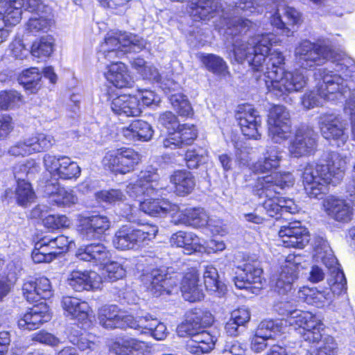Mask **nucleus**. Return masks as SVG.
Listing matches in <instances>:
<instances>
[{
	"label": "nucleus",
	"instance_id": "c03bdc74",
	"mask_svg": "<svg viewBox=\"0 0 355 355\" xmlns=\"http://www.w3.org/2000/svg\"><path fill=\"white\" fill-rule=\"evenodd\" d=\"M170 182L175 192L180 196L190 193L195 187V179L191 172L186 170H178L170 176Z\"/></svg>",
	"mask_w": 355,
	"mask_h": 355
},
{
	"label": "nucleus",
	"instance_id": "09e8293b",
	"mask_svg": "<svg viewBox=\"0 0 355 355\" xmlns=\"http://www.w3.org/2000/svg\"><path fill=\"white\" fill-rule=\"evenodd\" d=\"M198 57L206 69L213 73L223 77L229 74L227 65L220 56L214 54L200 53Z\"/></svg>",
	"mask_w": 355,
	"mask_h": 355
},
{
	"label": "nucleus",
	"instance_id": "cd10ccee",
	"mask_svg": "<svg viewBox=\"0 0 355 355\" xmlns=\"http://www.w3.org/2000/svg\"><path fill=\"white\" fill-rule=\"evenodd\" d=\"M111 252L101 243H92L80 247L76 257L84 261L90 262L94 266L105 265L111 258Z\"/></svg>",
	"mask_w": 355,
	"mask_h": 355
},
{
	"label": "nucleus",
	"instance_id": "c85d7f7f",
	"mask_svg": "<svg viewBox=\"0 0 355 355\" xmlns=\"http://www.w3.org/2000/svg\"><path fill=\"white\" fill-rule=\"evenodd\" d=\"M196 137L197 130L194 125H179L175 131L170 132L164 139L163 145L165 148L171 149L180 148L191 144Z\"/></svg>",
	"mask_w": 355,
	"mask_h": 355
},
{
	"label": "nucleus",
	"instance_id": "052dcab7",
	"mask_svg": "<svg viewBox=\"0 0 355 355\" xmlns=\"http://www.w3.org/2000/svg\"><path fill=\"white\" fill-rule=\"evenodd\" d=\"M22 7L5 6V10L1 15L3 19L8 27L17 25L21 19Z\"/></svg>",
	"mask_w": 355,
	"mask_h": 355
},
{
	"label": "nucleus",
	"instance_id": "20e7f679",
	"mask_svg": "<svg viewBox=\"0 0 355 355\" xmlns=\"http://www.w3.org/2000/svg\"><path fill=\"white\" fill-rule=\"evenodd\" d=\"M313 257L316 262H322L329 270V288L320 291L315 288L303 286L298 291V297L309 304L322 307L327 302L332 301L334 296L340 295L346 291L347 280L327 242L322 241L315 247Z\"/></svg>",
	"mask_w": 355,
	"mask_h": 355
},
{
	"label": "nucleus",
	"instance_id": "58836bf2",
	"mask_svg": "<svg viewBox=\"0 0 355 355\" xmlns=\"http://www.w3.org/2000/svg\"><path fill=\"white\" fill-rule=\"evenodd\" d=\"M44 193L59 207H69L78 201V198L72 190L60 187L58 182H46Z\"/></svg>",
	"mask_w": 355,
	"mask_h": 355
},
{
	"label": "nucleus",
	"instance_id": "680f3d73",
	"mask_svg": "<svg viewBox=\"0 0 355 355\" xmlns=\"http://www.w3.org/2000/svg\"><path fill=\"white\" fill-rule=\"evenodd\" d=\"M71 223L70 219L65 215H49L43 219L44 227L52 230L68 227Z\"/></svg>",
	"mask_w": 355,
	"mask_h": 355
},
{
	"label": "nucleus",
	"instance_id": "2f4dec72",
	"mask_svg": "<svg viewBox=\"0 0 355 355\" xmlns=\"http://www.w3.org/2000/svg\"><path fill=\"white\" fill-rule=\"evenodd\" d=\"M110 350L118 355H144L148 345L130 336L118 338L110 345Z\"/></svg>",
	"mask_w": 355,
	"mask_h": 355
},
{
	"label": "nucleus",
	"instance_id": "bf43d9fd",
	"mask_svg": "<svg viewBox=\"0 0 355 355\" xmlns=\"http://www.w3.org/2000/svg\"><path fill=\"white\" fill-rule=\"evenodd\" d=\"M21 101V96L15 90L0 92V109L8 110L18 106Z\"/></svg>",
	"mask_w": 355,
	"mask_h": 355
},
{
	"label": "nucleus",
	"instance_id": "a18cd8bd",
	"mask_svg": "<svg viewBox=\"0 0 355 355\" xmlns=\"http://www.w3.org/2000/svg\"><path fill=\"white\" fill-rule=\"evenodd\" d=\"M53 14L51 8H46L43 12L35 13L26 24V29L33 34L47 32L53 24Z\"/></svg>",
	"mask_w": 355,
	"mask_h": 355
},
{
	"label": "nucleus",
	"instance_id": "2eb2a0df",
	"mask_svg": "<svg viewBox=\"0 0 355 355\" xmlns=\"http://www.w3.org/2000/svg\"><path fill=\"white\" fill-rule=\"evenodd\" d=\"M318 135L308 126L299 128L288 145L289 154L296 158L309 157L315 154L318 146Z\"/></svg>",
	"mask_w": 355,
	"mask_h": 355
},
{
	"label": "nucleus",
	"instance_id": "0eeeda50",
	"mask_svg": "<svg viewBox=\"0 0 355 355\" xmlns=\"http://www.w3.org/2000/svg\"><path fill=\"white\" fill-rule=\"evenodd\" d=\"M293 182L291 173H272L259 178L256 193L260 198H266L263 207L269 216L275 217L284 212H297V206L292 199L277 196L280 190L291 187Z\"/></svg>",
	"mask_w": 355,
	"mask_h": 355
},
{
	"label": "nucleus",
	"instance_id": "603ef678",
	"mask_svg": "<svg viewBox=\"0 0 355 355\" xmlns=\"http://www.w3.org/2000/svg\"><path fill=\"white\" fill-rule=\"evenodd\" d=\"M45 242L46 241L42 239L35 243L31 254L33 261L35 263H49L58 255L55 251L49 249Z\"/></svg>",
	"mask_w": 355,
	"mask_h": 355
},
{
	"label": "nucleus",
	"instance_id": "5701e85b",
	"mask_svg": "<svg viewBox=\"0 0 355 355\" xmlns=\"http://www.w3.org/2000/svg\"><path fill=\"white\" fill-rule=\"evenodd\" d=\"M322 205L324 212L336 221L347 223L352 220L354 208L347 200L329 196L323 200Z\"/></svg>",
	"mask_w": 355,
	"mask_h": 355
},
{
	"label": "nucleus",
	"instance_id": "c9c22d12",
	"mask_svg": "<svg viewBox=\"0 0 355 355\" xmlns=\"http://www.w3.org/2000/svg\"><path fill=\"white\" fill-rule=\"evenodd\" d=\"M198 282L199 275L195 269H191L184 275L180 288L185 300L195 302L203 299L204 293Z\"/></svg>",
	"mask_w": 355,
	"mask_h": 355
},
{
	"label": "nucleus",
	"instance_id": "13d9d810",
	"mask_svg": "<svg viewBox=\"0 0 355 355\" xmlns=\"http://www.w3.org/2000/svg\"><path fill=\"white\" fill-rule=\"evenodd\" d=\"M38 165L33 159L27 160L24 164H17L13 168L15 178L17 180V182L25 180V177L34 174L38 171Z\"/></svg>",
	"mask_w": 355,
	"mask_h": 355
},
{
	"label": "nucleus",
	"instance_id": "dca6fc26",
	"mask_svg": "<svg viewBox=\"0 0 355 355\" xmlns=\"http://www.w3.org/2000/svg\"><path fill=\"white\" fill-rule=\"evenodd\" d=\"M144 286L152 295L158 297L164 293L171 294L173 288L178 286L179 279L168 276L161 269H153L141 276Z\"/></svg>",
	"mask_w": 355,
	"mask_h": 355
},
{
	"label": "nucleus",
	"instance_id": "473e14b6",
	"mask_svg": "<svg viewBox=\"0 0 355 355\" xmlns=\"http://www.w3.org/2000/svg\"><path fill=\"white\" fill-rule=\"evenodd\" d=\"M222 8L220 0H192L188 12L196 21L209 20Z\"/></svg>",
	"mask_w": 355,
	"mask_h": 355
},
{
	"label": "nucleus",
	"instance_id": "7ed1b4c3",
	"mask_svg": "<svg viewBox=\"0 0 355 355\" xmlns=\"http://www.w3.org/2000/svg\"><path fill=\"white\" fill-rule=\"evenodd\" d=\"M295 58L304 68L311 69L316 65H321L328 60L336 64V70L345 84L348 85L346 92L353 90L349 82H355V62L344 53L335 52L331 46L326 42L313 43L305 40L298 44L295 49ZM334 73H337L334 72Z\"/></svg>",
	"mask_w": 355,
	"mask_h": 355
},
{
	"label": "nucleus",
	"instance_id": "864d4df0",
	"mask_svg": "<svg viewBox=\"0 0 355 355\" xmlns=\"http://www.w3.org/2000/svg\"><path fill=\"white\" fill-rule=\"evenodd\" d=\"M53 39L47 35L35 40L31 46V53L37 58H47L53 53Z\"/></svg>",
	"mask_w": 355,
	"mask_h": 355
},
{
	"label": "nucleus",
	"instance_id": "6e6d98bb",
	"mask_svg": "<svg viewBox=\"0 0 355 355\" xmlns=\"http://www.w3.org/2000/svg\"><path fill=\"white\" fill-rule=\"evenodd\" d=\"M123 263L119 261H107L105 266V278L110 282H115L122 279L125 276L126 267Z\"/></svg>",
	"mask_w": 355,
	"mask_h": 355
},
{
	"label": "nucleus",
	"instance_id": "4468645a",
	"mask_svg": "<svg viewBox=\"0 0 355 355\" xmlns=\"http://www.w3.org/2000/svg\"><path fill=\"white\" fill-rule=\"evenodd\" d=\"M321 134L327 140H333L338 146L344 145L348 139V124L340 115L324 113L318 118Z\"/></svg>",
	"mask_w": 355,
	"mask_h": 355
},
{
	"label": "nucleus",
	"instance_id": "39448f33",
	"mask_svg": "<svg viewBox=\"0 0 355 355\" xmlns=\"http://www.w3.org/2000/svg\"><path fill=\"white\" fill-rule=\"evenodd\" d=\"M346 162L337 153H325L318 162H309L303 168L302 179L306 193L320 198L328 184L336 185L344 176Z\"/></svg>",
	"mask_w": 355,
	"mask_h": 355
},
{
	"label": "nucleus",
	"instance_id": "f704fd0d",
	"mask_svg": "<svg viewBox=\"0 0 355 355\" xmlns=\"http://www.w3.org/2000/svg\"><path fill=\"white\" fill-rule=\"evenodd\" d=\"M105 76L107 81L118 88L130 87L133 83L127 67L121 62L113 61L107 64Z\"/></svg>",
	"mask_w": 355,
	"mask_h": 355
},
{
	"label": "nucleus",
	"instance_id": "bb28decb",
	"mask_svg": "<svg viewBox=\"0 0 355 355\" xmlns=\"http://www.w3.org/2000/svg\"><path fill=\"white\" fill-rule=\"evenodd\" d=\"M23 295L29 302H37L42 299H49L53 295L50 280L41 277L34 281L26 282L22 287Z\"/></svg>",
	"mask_w": 355,
	"mask_h": 355
},
{
	"label": "nucleus",
	"instance_id": "9d476101",
	"mask_svg": "<svg viewBox=\"0 0 355 355\" xmlns=\"http://www.w3.org/2000/svg\"><path fill=\"white\" fill-rule=\"evenodd\" d=\"M177 334L180 337L189 336L186 349L193 354H203L212 351L217 338L207 331H199V322L187 320L177 327Z\"/></svg>",
	"mask_w": 355,
	"mask_h": 355
},
{
	"label": "nucleus",
	"instance_id": "4c0bfd02",
	"mask_svg": "<svg viewBox=\"0 0 355 355\" xmlns=\"http://www.w3.org/2000/svg\"><path fill=\"white\" fill-rule=\"evenodd\" d=\"M132 329L147 330L156 340H164L167 336V329L163 322H160L149 313L136 318L133 322ZM146 333V331H144Z\"/></svg>",
	"mask_w": 355,
	"mask_h": 355
},
{
	"label": "nucleus",
	"instance_id": "1a4fd4ad",
	"mask_svg": "<svg viewBox=\"0 0 355 355\" xmlns=\"http://www.w3.org/2000/svg\"><path fill=\"white\" fill-rule=\"evenodd\" d=\"M315 76L320 78L316 90L305 94L302 99V104L306 109L321 105L324 101L338 99L347 91L348 85L334 71L319 70Z\"/></svg>",
	"mask_w": 355,
	"mask_h": 355
},
{
	"label": "nucleus",
	"instance_id": "8fccbe9b",
	"mask_svg": "<svg viewBox=\"0 0 355 355\" xmlns=\"http://www.w3.org/2000/svg\"><path fill=\"white\" fill-rule=\"evenodd\" d=\"M15 198L18 205L24 207L34 202L36 195L31 183L26 180L17 182Z\"/></svg>",
	"mask_w": 355,
	"mask_h": 355
},
{
	"label": "nucleus",
	"instance_id": "4d7b16f0",
	"mask_svg": "<svg viewBox=\"0 0 355 355\" xmlns=\"http://www.w3.org/2000/svg\"><path fill=\"white\" fill-rule=\"evenodd\" d=\"M34 153L50 149L55 143L53 137L44 133H37L30 137Z\"/></svg>",
	"mask_w": 355,
	"mask_h": 355
},
{
	"label": "nucleus",
	"instance_id": "e2e57ef3",
	"mask_svg": "<svg viewBox=\"0 0 355 355\" xmlns=\"http://www.w3.org/2000/svg\"><path fill=\"white\" fill-rule=\"evenodd\" d=\"M45 240L46 245H48L50 250L58 249L60 251L56 252L58 254L68 250V248L73 244V241L70 240L67 236L60 235L55 238H49L45 236L42 238Z\"/></svg>",
	"mask_w": 355,
	"mask_h": 355
},
{
	"label": "nucleus",
	"instance_id": "ea45409f",
	"mask_svg": "<svg viewBox=\"0 0 355 355\" xmlns=\"http://www.w3.org/2000/svg\"><path fill=\"white\" fill-rule=\"evenodd\" d=\"M112 243L116 249L121 250L137 249L142 246L135 229L126 225L116 232Z\"/></svg>",
	"mask_w": 355,
	"mask_h": 355
},
{
	"label": "nucleus",
	"instance_id": "412c9836",
	"mask_svg": "<svg viewBox=\"0 0 355 355\" xmlns=\"http://www.w3.org/2000/svg\"><path fill=\"white\" fill-rule=\"evenodd\" d=\"M300 21V12L293 7L278 4L275 12L270 17V23L273 26L282 31V34L290 37L293 35V27Z\"/></svg>",
	"mask_w": 355,
	"mask_h": 355
},
{
	"label": "nucleus",
	"instance_id": "393cba45",
	"mask_svg": "<svg viewBox=\"0 0 355 355\" xmlns=\"http://www.w3.org/2000/svg\"><path fill=\"white\" fill-rule=\"evenodd\" d=\"M175 225H184L193 228L210 226L211 220L208 213L202 207H188L173 217Z\"/></svg>",
	"mask_w": 355,
	"mask_h": 355
},
{
	"label": "nucleus",
	"instance_id": "ddd939ff",
	"mask_svg": "<svg viewBox=\"0 0 355 355\" xmlns=\"http://www.w3.org/2000/svg\"><path fill=\"white\" fill-rule=\"evenodd\" d=\"M140 160V155L132 148H121L108 151L103 164L113 172L125 174L133 171Z\"/></svg>",
	"mask_w": 355,
	"mask_h": 355
},
{
	"label": "nucleus",
	"instance_id": "f3484780",
	"mask_svg": "<svg viewBox=\"0 0 355 355\" xmlns=\"http://www.w3.org/2000/svg\"><path fill=\"white\" fill-rule=\"evenodd\" d=\"M77 228L80 234L87 240L99 239L110 227V219L104 215L78 216Z\"/></svg>",
	"mask_w": 355,
	"mask_h": 355
},
{
	"label": "nucleus",
	"instance_id": "f257e3e1",
	"mask_svg": "<svg viewBox=\"0 0 355 355\" xmlns=\"http://www.w3.org/2000/svg\"><path fill=\"white\" fill-rule=\"evenodd\" d=\"M227 34L234 35L232 55L238 63L247 60L254 71L262 73L268 91L277 97L304 88L309 77L306 68L296 62L302 69L286 71L285 57L281 51L274 50L270 54V47L279 42L272 33L257 35L250 40L238 34L245 33L252 26V22L243 17H235L227 24Z\"/></svg>",
	"mask_w": 355,
	"mask_h": 355
},
{
	"label": "nucleus",
	"instance_id": "338daca9",
	"mask_svg": "<svg viewBox=\"0 0 355 355\" xmlns=\"http://www.w3.org/2000/svg\"><path fill=\"white\" fill-rule=\"evenodd\" d=\"M246 346L238 340L226 341L222 352L228 355H245Z\"/></svg>",
	"mask_w": 355,
	"mask_h": 355
},
{
	"label": "nucleus",
	"instance_id": "49530a36",
	"mask_svg": "<svg viewBox=\"0 0 355 355\" xmlns=\"http://www.w3.org/2000/svg\"><path fill=\"white\" fill-rule=\"evenodd\" d=\"M69 340L73 345H76L80 351H94L98 349V345L96 336L82 332L78 329H71Z\"/></svg>",
	"mask_w": 355,
	"mask_h": 355
},
{
	"label": "nucleus",
	"instance_id": "72a5a7b5",
	"mask_svg": "<svg viewBox=\"0 0 355 355\" xmlns=\"http://www.w3.org/2000/svg\"><path fill=\"white\" fill-rule=\"evenodd\" d=\"M296 257L288 255L286 259V264L282 268V271L277 279L275 291L280 295H284L292 290L293 283L297 277V263L295 260Z\"/></svg>",
	"mask_w": 355,
	"mask_h": 355
},
{
	"label": "nucleus",
	"instance_id": "f03ea898",
	"mask_svg": "<svg viewBox=\"0 0 355 355\" xmlns=\"http://www.w3.org/2000/svg\"><path fill=\"white\" fill-rule=\"evenodd\" d=\"M276 310L280 315H286L284 320H263L259 324L257 331L266 338L273 339L284 331L288 325L300 329V334L304 341L310 343H318L322 338L324 324L313 313L299 309H293L288 302L277 304Z\"/></svg>",
	"mask_w": 355,
	"mask_h": 355
},
{
	"label": "nucleus",
	"instance_id": "774afa93",
	"mask_svg": "<svg viewBox=\"0 0 355 355\" xmlns=\"http://www.w3.org/2000/svg\"><path fill=\"white\" fill-rule=\"evenodd\" d=\"M337 345L331 336H327L323 340L322 345L315 354L308 355H336Z\"/></svg>",
	"mask_w": 355,
	"mask_h": 355
},
{
	"label": "nucleus",
	"instance_id": "a211bd4d",
	"mask_svg": "<svg viewBox=\"0 0 355 355\" xmlns=\"http://www.w3.org/2000/svg\"><path fill=\"white\" fill-rule=\"evenodd\" d=\"M98 318L100 324L106 329H132L136 318L125 315L116 305H105L98 309Z\"/></svg>",
	"mask_w": 355,
	"mask_h": 355
},
{
	"label": "nucleus",
	"instance_id": "5fc2aeb1",
	"mask_svg": "<svg viewBox=\"0 0 355 355\" xmlns=\"http://www.w3.org/2000/svg\"><path fill=\"white\" fill-rule=\"evenodd\" d=\"M168 98L173 108L180 116H192L193 109L186 96L181 93H175L169 95Z\"/></svg>",
	"mask_w": 355,
	"mask_h": 355
},
{
	"label": "nucleus",
	"instance_id": "37998d69",
	"mask_svg": "<svg viewBox=\"0 0 355 355\" xmlns=\"http://www.w3.org/2000/svg\"><path fill=\"white\" fill-rule=\"evenodd\" d=\"M282 152L277 146H270L267 148L263 157L254 163L252 170L256 173L269 172L277 168L282 161Z\"/></svg>",
	"mask_w": 355,
	"mask_h": 355
},
{
	"label": "nucleus",
	"instance_id": "6ab92c4d",
	"mask_svg": "<svg viewBox=\"0 0 355 355\" xmlns=\"http://www.w3.org/2000/svg\"><path fill=\"white\" fill-rule=\"evenodd\" d=\"M279 236V244L286 248H303L309 241L307 230L299 221L289 223L281 227Z\"/></svg>",
	"mask_w": 355,
	"mask_h": 355
},
{
	"label": "nucleus",
	"instance_id": "6e6552de",
	"mask_svg": "<svg viewBox=\"0 0 355 355\" xmlns=\"http://www.w3.org/2000/svg\"><path fill=\"white\" fill-rule=\"evenodd\" d=\"M146 42L137 35L118 31H109L98 50L99 60L115 61L130 51H139L146 46Z\"/></svg>",
	"mask_w": 355,
	"mask_h": 355
},
{
	"label": "nucleus",
	"instance_id": "aec40b11",
	"mask_svg": "<svg viewBox=\"0 0 355 355\" xmlns=\"http://www.w3.org/2000/svg\"><path fill=\"white\" fill-rule=\"evenodd\" d=\"M236 118L245 136L254 139L261 138V117L251 105L240 107Z\"/></svg>",
	"mask_w": 355,
	"mask_h": 355
},
{
	"label": "nucleus",
	"instance_id": "7c9ffc66",
	"mask_svg": "<svg viewBox=\"0 0 355 355\" xmlns=\"http://www.w3.org/2000/svg\"><path fill=\"white\" fill-rule=\"evenodd\" d=\"M62 307L67 316H71L79 321H91L94 318V313L89 304L80 299L64 296L61 302Z\"/></svg>",
	"mask_w": 355,
	"mask_h": 355
},
{
	"label": "nucleus",
	"instance_id": "4be33fe9",
	"mask_svg": "<svg viewBox=\"0 0 355 355\" xmlns=\"http://www.w3.org/2000/svg\"><path fill=\"white\" fill-rule=\"evenodd\" d=\"M241 272L234 278L235 286L239 289L254 290L261 288L262 269L257 261H248L239 267Z\"/></svg>",
	"mask_w": 355,
	"mask_h": 355
},
{
	"label": "nucleus",
	"instance_id": "a19ab883",
	"mask_svg": "<svg viewBox=\"0 0 355 355\" xmlns=\"http://www.w3.org/2000/svg\"><path fill=\"white\" fill-rule=\"evenodd\" d=\"M121 133L128 141H148L153 135L152 127L146 121L137 120L123 128Z\"/></svg>",
	"mask_w": 355,
	"mask_h": 355
},
{
	"label": "nucleus",
	"instance_id": "c756f323",
	"mask_svg": "<svg viewBox=\"0 0 355 355\" xmlns=\"http://www.w3.org/2000/svg\"><path fill=\"white\" fill-rule=\"evenodd\" d=\"M51 320L49 307L44 304L35 306L18 320V326L28 331L38 329L40 326Z\"/></svg>",
	"mask_w": 355,
	"mask_h": 355
},
{
	"label": "nucleus",
	"instance_id": "f8f14e48",
	"mask_svg": "<svg viewBox=\"0 0 355 355\" xmlns=\"http://www.w3.org/2000/svg\"><path fill=\"white\" fill-rule=\"evenodd\" d=\"M43 162L45 169L55 180H76L81 173L78 164L68 156L46 154Z\"/></svg>",
	"mask_w": 355,
	"mask_h": 355
},
{
	"label": "nucleus",
	"instance_id": "de8ad7c7",
	"mask_svg": "<svg viewBox=\"0 0 355 355\" xmlns=\"http://www.w3.org/2000/svg\"><path fill=\"white\" fill-rule=\"evenodd\" d=\"M217 269L212 265L204 266L203 278L206 289L218 296L223 295L226 291L225 285L218 280Z\"/></svg>",
	"mask_w": 355,
	"mask_h": 355
},
{
	"label": "nucleus",
	"instance_id": "a878e982",
	"mask_svg": "<svg viewBox=\"0 0 355 355\" xmlns=\"http://www.w3.org/2000/svg\"><path fill=\"white\" fill-rule=\"evenodd\" d=\"M66 282L73 291L82 292L97 288L101 277L92 270H73L68 274Z\"/></svg>",
	"mask_w": 355,
	"mask_h": 355
},
{
	"label": "nucleus",
	"instance_id": "69168bd1",
	"mask_svg": "<svg viewBox=\"0 0 355 355\" xmlns=\"http://www.w3.org/2000/svg\"><path fill=\"white\" fill-rule=\"evenodd\" d=\"M8 153L13 156H26L34 153L30 137L17 142L10 148Z\"/></svg>",
	"mask_w": 355,
	"mask_h": 355
},
{
	"label": "nucleus",
	"instance_id": "3c124183",
	"mask_svg": "<svg viewBox=\"0 0 355 355\" xmlns=\"http://www.w3.org/2000/svg\"><path fill=\"white\" fill-rule=\"evenodd\" d=\"M41 78L38 69L32 67L23 71L18 78V81L26 89L33 93L40 88Z\"/></svg>",
	"mask_w": 355,
	"mask_h": 355
},
{
	"label": "nucleus",
	"instance_id": "e433bc0d",
	"mask_svg": "<svg viewBox=\"0 0 355 355\" xmlns=\"http://www.w3.org/2000/svg\"><path fill=\"white\" fill-rule=\"evenodd\" d=\"M170 242L173 246L184 248V252L187 254L205 250L201 240L191 232L179 231L172 234Z\"/></svg>",
	"mask_w": 355,
	"mask_h": 355
},
{
	"label": "nucleus",
	"instance_id": "0e129e2a",
	"mask_svg": "<svg viewBox=\"0 0 355 355\" xmlns=\"http://www.w3.org/2000/svg\"><path fill=\"white\" fill-rule=\"evenodd\" d=\"M139 237L141 245H147L149 241L154 239L158 232V227L152 224H146L140 226V228L135 229Z\"/></svg>",
	"mask_w": 355,
	"mask_h": 355
},
{
	"label": "nucleus",
	"instance_id": "423d86ee",
	"mask_svg": "<svg viewBox=\"0 0 355 355\" xmlns=\"http://www.w3.org/2000/svg\"><path fill=\"white\" fill-rule=\"evenodd\" d=\"M166 189L165 184L160 180L156 171H143L137 179L127 186V193L132 198L144 197L139 200L141 211L150 216H160L177 209L168 200L159 198Z\"/></svg>",
	"mask_w": 355,
	"mask_h": 355
},
{
	"label": "nucleus",
	"instance_id": "79ce46f5",
	"mask_svg": "<svg viewBox=\"0 0 355 355\" xmlns=\"http://www.w3.org/2000/svg\"><path fill=\"white\" fill-rule=\"evenodd\" d=\"M282 152L277 146H270L267 148L263 157L254 163L252 170L256 173L269 172L277 168L282 161Z\"/></svg>",
	"mask_w": 355,
	"mask_h": 355
},
{
	"label": "nucleus",
	"instance_id": "9b49d317",
	"mask_svg": "<svg viewBox=\"0 0 355 355\" xmlns=\"http://www.w3.org/2000/svg\"><path fill=\"white\" fill-rule=\"evenodd\" d=\"M268 136L276 144H281L290 138L292 133L291 114L283 105H275L269 111Z\"/></svg>",
	"mask_w": 355,
	"mask_h": 355
},
{
	"label": "nucleus",
	"instance_id": "b1692460",
	"mask_svg": "<svg viewBox=\"0 0 355 355\" xmlns=\"http://www.w3.org/2000/svg\"><path fill=\"white\" fill-rule=\"evenodd\" d=\"M112 111L117 115L127 117L139 116L141 113V105L133 95L123 94L114 96L108 93Z\"/></svg>",
	"mask_w": 355,
	"mask_h": 355
}]
</instances>
